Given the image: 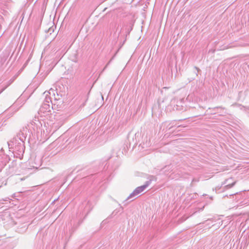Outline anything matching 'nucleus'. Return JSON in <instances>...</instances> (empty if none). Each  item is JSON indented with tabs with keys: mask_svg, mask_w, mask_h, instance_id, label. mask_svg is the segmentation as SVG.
<instances>
[{
	"mask_svg": "<svg viewBox=\"0 0 249 249\" xmlns=\"http://www.w3.org/2000/svg\"><path fill=\"white\" fill-rule=\"evenodd\" d=\"M41 121L38 117L37 118L35 117V119L31 123V127L33 128L34 132L38 133L41 129L42 124Z\"/></svg>",
	"mask_w": 249,
	"mask_h": 249,
	"instance_id": "obj_3",
	"label": "nucleus"
},
{
	"mask_svg": "<svg viewBox=\"0 0 249 249\" xmlns=\"http://www.w3.org/2000/svg\"><path fill=\"white\" fill-rule=\"evenodd\" d=\"M52 108L50 104L43 103L38 111V117L43 121H45L46 119L48 120L50 123L48 122L47 123L51 124V123L53 122V119H54V115L51 113Z\"/></svg>",
	"mask_w": 249,
	"mask_h": 249,
	"instance_id": "obj_1",
	"label": "nucleus"
},
{
	"mask_svg": "<svg viewBox=\"0 0 249 249\" xmlns=\"http://www.w3.org/2000/svg\"><path fill=\"white\" fill-rule=\"evenodd\" d=\"M133 198V199H132V201H133L135 198V197H133V198Z\"/></svg>",
	"mask_w": 249,
	"mask_h": 249,
	"instance_id": "obj_11",
	"label": "nucleus"
},
{
	"mask_svg": "<svg viewBox=\"0 0 249 249\" xmlns=\"http://www.w3.org/2000/svg\"><path fill=\"white\" fill-rule=\"evenodd\" d=\"M107 65H106L105 69L107 67Z\"/></svg>",
	"mask_w": 249,
	"mask_h": 249,
	"instance_id": "obj_13",
	"label": "nucleus"
},
{
	"mask_svg": "<svg viewBox=\"0 0 249 249\" xmlns=\"http://www.w3.org/2000/svg\"><path fill=\"white\" fill-rule=\"evenodd\" d=\"M133 198V199H132V201H133L135 198V197H133V198Z\"/></svg>",
	"mask_w": 249,
	"mask_h": 249,
	"instance_id": "obj_12",
	"label": "nucleus"
},
{
	"mask_svg": "<svg viewBox=\"0 0 249 249\" xmlns=\"http://www.w3.org/2000/svg\"><path fill=\"white\" fill-rule=\"evenodd\" d=\"M20 133L23 135V136H22V137H20L19 139L22 141V142H23L24 140L25 139L26 137H27V134L26 133L24 134L23 132H22V131H21Z\"/></svg>",
	"mask_w": 249,
	"mask_h": 249,
	"instance_id": "obj_5",
	"label": "nucleus"
},
{
	"mask_svg": "<svg viewBox=\"0 0 249 249\" xmlns=\"http://www.w3.org/2000/svg\"><path fill=\"white\" fill-rule=\"evenodd\" d=\"M23 131H25V132H26L27 129L26 128V129H23Z\"/></svg>",
	"mask_w": 249,
	"mask_h": 249,
	"instance_id": "obj_7",
	"label": "nucleus"
},
{
	"mask_svg": "<svg viewBox=\"0 0 249 249\" xmlns=\"http://www.w3.org/2000/svg\"><path fill=\"white\" fill-rule=\"evenodd\" d=\"M246 109H249V107H245Z\"/></svg>",
	"mask_w": 249,
	"mask_h": 249,
	"instance_id": "obj_8",
	"label": "nucleus"
},
{
	"mask_svg": "<svg viewBox=\"0 0 249 249\" xmlns=\"http://www.w3.org/2000/svg\"><path fill=\"white\" fill-rule=\"evenodd\" d=\"M150 183V181H147L145 183V184L143 185L136 188L133 191V192L130 194V195L127 198L126 200H129L133 197L136 198L139 194L143 192L146 189V188H147V187L149 185Z\"/></svg>",
	"mask_w": 249,
	"mask_h": 249,
	"instance_id": "obj_2",
	"label": "nucleus"
},
{
	"mask_svg": "<svg viewBox=\"0 0 249 249\" xmlns=\"http://www.w3.org/2000/svg\"><path fill=\"white\" fill-rule=\"evenodd\" d=\"M0 19L2 20V18L1 16H0Z\"/></svg>",
	"mask_w": 249,
	"mask_h": 249,
	"instance_id": "obj_9",
	"label": "nucleus"
},
{
	"mask_svg": "<svg viewBox=\"0 0 249 249\" xmlns=\"http://www.w3.org/2000/svg\"><path fill=\"white\" fill-rule=\"evenodd\" d=\"M54 90L52 89H50L49 91H45L43 93L44 96H45V100L43 103H51L52 105V97L50 96L51 94H53L54 95Z\"/></svg>",
	"mask_w": 249,
	"mask_h": 249,
	"instance_id": "obj_4",
	"label": "nucleus"
},
{
	"mask_svg": "<svg viewBox=\"0 0 249 249\" xmlns=\"http://www.w3.org/2000/svg\"><path fill=\"white\" fill-rule=\"evenodd\" d=\"M133 198V199H132V201H133L135 198V197H133V198Z\"/></svg>",
	"mask_w": 249,
	"mask_h": 249,
	"instance_id": "obj_10",
	"label": "nucleus"
},
{
	"mask_svg": "<svg viewBox=\"0 0 249 249\" xmlns=\"http://www.w3.org/2000/svg\"><path fill=\"white\" fill-rule=\"evenodd\" d=\"M235 184V182H234L233 183H232L231 185H228V186H230V187H232L234 184Z\"/></svg>",
	"mask_w": 249,
	"mask_h": 249,
	"instance_id": "obj_6",
	"label": "nucleus"
}]
</instances>
